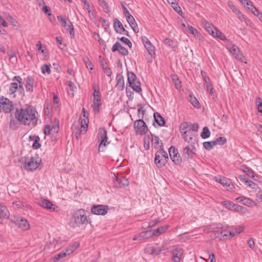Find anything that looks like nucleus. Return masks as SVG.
I'll return each mask as SVG.
<instances>
[{
	"mask_svg": "<svg viewBox=\"0 0 262 262\" xmlns=\"http://www.w3.org/2000/svg\"><path fill=\"white\" fill-rule=\"evenodd\" d=\"M189 101L194 107L198 108L200 107V105L199 101L195 98V97L193 96L192 94H190L189 95Z\"/></svg>",
	"mask_w": 262,
	"mask_h": 262,
	"instance_id": "34",
	"label": "nucleus"
},
{
	"mask_svg": "<svg viewBox=\"0 0 262 262\" xmlns=\"http://www.w3.org/2000/svg\"><path fill=\"white\" fill-rule=\"evenodd\" d=\"M50 65H48L47 64H45L42 66L41 68V72L43 74H45L46 73H47L48 74H50L51 73V69H50Z\"/></svg>",
	"mask_w": 262,
	"mask_h": 262,
	"instance_id": "48",
	"label": "nucleus"
},
{
	"mask_svg": "<svg viewBox=\"0 0 262 262\" xmlns=\"http://www.w3.org/2000/svg\"><path fill=\"white\" fill-rule=\"evenodd\" d=\"M84 62L85 64V66L88 69H90V70L93 69V65L92 64V62L90 60L88 57H84L83 58Z\"/></svg>",
	"mask_w": 262,
	"mask_h": 262,
	"instance_id": "51",
	"label": "nucleus"
},
{
	"mask_svg": "<svg viewBox=\"0 0 262 262\" xmlns=\"http://www.w3.org/2000/svg\"><path fill=\"white\" fill-rule=\"evenodd\" d=\"M17 225L23 230H27L30 228V224L28 221L24 219L17 221Z\"/></svg>",
	"mask_w": 262,
	"mask_h": 262,
	"instance_id": "20",
	"label": "nucleus"
},
{
	"mask_svg": "<svg viewBox=\"0 0 262 262\" xmlns=\"http://www.w3.org/2000/svg\"><path fill=\"white\" fill-rule=\"evenodd\" d=\"M113 182L115 187L122 188L128 186L129 181L122 175H115Z\"/></svg>",
	"mask_w": 262,
	"mask_h": 262,
	"instance_id": "9",
	"label": "nucleus"
},
{
	"mask_svg": "<svg viewBox=\"0 0 262 262\" xmlns=\"http://www.w3.org/2000/svg\"><path fill=\"white\" fill-rule=\"evenodd\" d=\"M228 49L236 59L240 60L241 62L247 63L245 61V58L243 53L239 51V48L236 46L231 45L228 48Z\"/></svg>",
	"mask_w": 262,
	"mask_h": 262,
	"instance_id": "13",
	"label": "nucleus"
},
{
	"mask_svg": "<svg viewBox=\"0 0 262 262\" xmlns=\"http://www.w3.org/2000/svg\"><path fill=\"white\" fill-rule=\"evenodd\" d=\"M9 216V211L5 206L0 204V217L7 218Z\"/></svg>",
	"mask_w": 262,
	"mask_h": 262,
	"instance_id": "35",
	"label": "nucleus"
},
{
	"mask_svg": "<svg viewBox=\"0 0 262 262\" xmlns=\"http://www.w3.org/2000/svg\"><path fill=\"white\" fill-rule=\"evenodd\" d=\"M57 18L58 21L61 23V25L63 27L66 28L67 27V21H68V19H69V18L67 17L65 15H58Z\"/></svg>",
	"mask_w": 262,
	"mask_h": 262,
	"instance_id": "38",
	"label": "nucleus"
},
{
	"mask_svg": "<svg viewBox=\"0 0 262 262\" xmlns=\"http://www.w3.org/2000/svg\"><path fill=\"white\" fill-rule=\"evenodd\" d=\"M199 128V126L198 123H194V124L189 123L190 130H191L192 132L193 131L198 132Z\"/></svg>",
	"mask_w": 262,
	"mask_h": 262,
	"instance_id": "60",
	"label": "nucleus"
},
{
	"mask_svg": "<svg viewBox=\"0 0 262 262\" xmlns=\"http://www.w3.org/2000/svg\"><path fill=\"white\" fill-rule=\"evenodd\" d=\"M246 184L248 187L252 189H256L257 188H259L257 184L250 180H249V181H247Z\"/></svg>",
	"mask_w": 262,
	"mask_h": 262,
	"instance_id": "56",
	"label": "nucleus"
},
{
	"mask_svg": "<svg viewBox=\"0 0 262 262\" xmlns=\"http://www.w3.org/2000/svg\"><path fill=\"white\" fill-rule=\"evenodd\" d=\"M14 110L13 102L7 98L0 96V111L7 114L11 112Z\"/></svg>",
	"mask_w": 262,
	"mask_h": 262,
	"instance_id": "6",
	"label": "nucleus"
},
{
	"mask_svg": "<svg viewBox=\"0 0 262 262\" xmlns=\"http://www.w3.org/2000/svg\"><path fill=\"white\" fill-rule=\"evenodd\" d=\"M222 204L224 206L230 210L232 209V207L234 206V204H233L232 202L229 201H223L222 202Z\"/></svg>",
	"mask_w": 262,
	"mask_h": 262,
	"instance_id": "54",
	"label": "nucleus"
},
{
	"mask_svg": "<svg viewBox=\"0 0 262 262\" xmlns=\"http://www.w3.org/2000/svg\"><path fill=\"white\" fill-rule=\"evenodd\" d=\"M182 136L184 140H185V141L188 143H190L193 139L194 135L191 130H189L185 133L182 134Z\"/></svg>",
	"mask_w": 262,
	"mask_h": 262,
	"instance_id": "25",
	"label": "nucleus"
},
{
	"mask_svg": "<svg viewBox=\"0 0 262 262\" xmlns=\"http://www.w3.org/2000/svg\"><path fill=\"white\" fill-rule=\"evenodd\" d=\"M89 118H84L81 121V129L80 133L85 134L87 131L88 126Z\"/></svg>",
	"mask_w": 262,
	"mask_h": 262,
	"instance_id": "30",
	"label": "nucleus"
},
{
	"mask_svg": "<svg viewBox=\"0 0 262 262\" xmlns=\"http://www.w3.org/2000/svg\"><path fill=\"white\" fill-rule=\"evenodd\" d=\"M108 209L107 205H94L91 207V212L96 215H104L107 213Z\"/></svg>",
	"mask_w": 262,
	"mask_h": 262,
	"instance_id": "11",
	"label": "nucleus"
},
{
	"mask_svg": "<svg viewBox=\"0 0 262 262\" xmlns=\"http://www.w3.org/2000/svg\"><path fill=\"white\" fill-rule=\"evenodd\" d=\"M149 137H145L144 139V147L146 150H148L149 148Z\"/></svg>",
	"mask_w": 262,
	"mask_h": 262,
	"instance_id": "62",
	"label": "nucleus"
},
{
	"mask_svg": "<svg viewBox=\"0 0 262 262\" xmlns=\"http://www.w3.org/2000/svg\"><path fill=\"white\" fill-rule=\"evenodd\" d=\"M151 230H147L145 231L142 232L138 234V235H136L134 236L133 240V241H141L144 239H147L152 237L151 234Z\"/></svg>",
	"mask_w": 262,
	"mask_h": 262,
	"instance_id": "19",
	"label": "nucleus"
},
{
	"mask_svg": "<svg viewBox=\"0 0 262 262\" xmlns=\"http://www.w3.org/2000/svg\"><path fill=\"white\" fill-rule=\"evenodd\" d=\"M41 162V159L38 156L33 157L31 158H26L23 167L26 170L32 171L39 167Z\"/></svg>",
	"mask_w": 262,
	"mask_h": 262,
	"instance_id": "3",
	"label": "nucleus"
},
{
	"mask_svg": "<svg viewBox=\"0 0 262 262\" xmlns=\"http://www.w3.org/2000/svg\"><path fill=\"white\" fill-rule=\"evenodd\" d=\"M113 25L115 30L118 33L125 34L127 36H129L128 32L126 31L123 26L122 24L117 18H114L113 20Z\"/></svg>",
	"mask_w": 262,
	"mask_h": 262,
	"instance_id": "15",
	"label": "nucleus"
},
{
	"mask_svg": "<svg viewBox=\"0 0 262 262\" xmlns=\"http://www.w3.org/2000/svg\"><path fill=\"white\" fill-rule=\"evenodd\" d=\"M196 148L193 145H187L183 149V156L184 160L192 158L196 154Z\"/></svg>",
	"mask_w": 262,
	"mask_h": 262,
	"instance_id": "14",
	"label": "nucleus"
},
{
	"mask_svg": "<svg viewBox=\"0 0 262 262\" xmlns=\"http://www.w3.org/2000/svg\"><path fill=\"white\" fill-rule=\"evenodd\" d=\"M213 36L217 37L222 40H225L226 39V36L217 29L215 30L214 35Z\"/></svg>",
	"mask_w": 262,
	"mask_h": 262,
	"instance_id": "46",
	"label": "nucleus"
},
{
	"mask_svg": "<svg viewBox=\"0 0 262 262\" xmlns=\"http://www.w3.org/2000/svg\"><path fill=\"white\" fill-rule=\"evenodd\" d=\"M247 2H245V4H244L243 5L244 7H246L249 10L252 9V7H254V6L253 5L252 2L250 0H246Z\"/></svg>",
	"mask_w": 262,
	"mask_h": 262,
	"instance_id": "63",
	"label": "nucleus"
},
{
	"mask_svg": "<svg viewBox=\"0 0 262 262\" xmlns=\"http://www.w3.org/2000/svg\"><path fill=\"white\" fill-rule=\"evenodd\" d=\"M33 84H34V79L31 77L28 76L27 79V82L26 85V88L27 91H30L32 92L33 91Z\"/></svg>",
	"mask_w": 262,
	"mask_h": 262,
	"instance_id": "29",
	"label": "nucleus"
},
{
	"mask_svg": "<svg viewBox=\"0 0 262 262\" xmlns=\"http://www.w3.org/2000/svg\"><path fill=\"white\" fill-rule=\"evenodd\" d=\"M186 30L188 33L192 34L196 38H200V33L198 31V30L196 29H195L191 26L188 25L187 26Z\"/></svg>",
	"mask_w": 262,
	"mask_h": 262,
	"instance_id": "28",
	"label": "nucleus"
},
{
	"mask_svg": "<svg viewBox=\"0 0 262 262\" xmlns=\"http://www.w3.org/2000/svg\"><path fill=\"white\" fill-rule=\"evenodd\" d=\"M37 112L34 106L26 104L20 108H17L14 116L20 124L34 126L37 124Z\"/></svg>",
	"mask_w": 262,
	"mask_h": 262,
	"instance_id": "1",
	"label": "nucleus"
},
{
	"mask_svg": "<svg viewBox=\"0 0 262 262\" xmlns=\"http://www.w3.org/2000/svg\"><path fill=\"white\" fill-rule=\"evenodd\" d=\"M127 80L129 84H133V82L137 81L136 75L133 72H127Z\"/></svg>",
	"mask_w": 262,
	"mask_h": 262,
	"instance_id": "39",
	"label": "nucleus"
},
{
	"mask_svg": "<svg viewBox=\"0 0 262 262\" xmlns=\"http://www.w3.org/2000/svg\"><path fill=\"white\" fill-rule=\"evenodd\" d=\"M94 100H101V96L100 95L99 91L98 90H97L95 88H94Z\"/></svg>",
	"mask_w": 262,
	"mask_h": 262,
	"instance_id": "61",
	"label": "nucleus"
},
{
	"mask_svg": "<svg viewBox=\"0 0 262 262\" xmlns=\"http://www.w3.org/2000/svg\"><path fill=\"white\" fill-rule=\"evenodd\" d=\"M238 19L245 22L247 26H249L250 27L253 28V24L252 21L249 19L247 17H246L244 14L242 13L238 16Z\"/></svg>",
	"mask_w": 262,
	"mask_h": 262,
	"instance_id": "31",
	"label": "nucleus"
},
{
	"mask_svg": "<svg viewBox=\"0 0 262 262\" xmlns=\"http://www.w3.org/2000/svg\"><path fill=\"white\" fill-rule=\"evenodd\" d=\"M256 103L257 104V110L259 112H262V101L260 97L256 98Z\"/></svg>",
	"mask_w": 262,
	"mask_h": 262,
	"instance_id": "59",
	"label": "nucleus"
},
{
	"mask_svg": "<svg viewBox=\"0 0 262 262\" xmlns=\"http://www.w3.org/2000/svg\"><path fill=\"white\" fill-rule=\"evenodd\" d=\"M39 205L51 211H55L57 206L53 204L50 201L47 199H43L40 201Z\"/></svg>",
	"mask_w": 262,
	"mask_h": 262,
	"instance_id": "16",
	"label": "nucleus"
},
{
	"mask_svg": "<svg viewBox=\"0 0 262 262\" xmlns=\"http://www.w3.org/2000/svg\"><path fill=\"white\" fill-rule=\"evenodd\" d=\"M9 126L11 129L16 130L18 128V122L14 119H11Z\"/></svg>",
	"mask_w": 262,
	"mask_h": 262,
	"instance_id": "50",
	"label": "nucleus"
},
{
	"mask_svg": "<svg viewBox=\"0 0 262 262\" xmlns=\"http://www.w3.org/2000/svg\"><path fill=\"white\" fill-rule=\"evenodd\" d=\"M210 135V132L208 127H203V131L201 134V136L203 139H206Z\"/></svg>",
	"mask_w": 262,
	"mask_h": 262,
	"instance_id": "41",
	"label": "nucleus"
},
{
	"mask_svg": "<svg viewBox=\"0 0 262 262\" xmlns=\"http://www.w3.org/2000/svg\"><path fill=\"white\" fill-rule=\"evenodd\" d=\"M229 6L232 10L233 12L237 16L241 13L240 11L235 6L229 4Z\"/></svg>",
	"mask_w": 262,
	"mask_h": 262,
	"instance_id": "58",
	"label": "nucleus"
},
{
	"mask_svg": "<svg viewBox=\"0 0 262 262\" xmlns=\"http://www.w3.org/2000/svg\"><path fill=\"white\" fill-rule=\"evenodd\" d=\"M79 246V244L76 242L73 245L69 246L63 251H64V253L67 254V255H68L75 251Z\"/></svg>",
	"mask_w": 262,
	"mask_h": 262,
	"instance_id": "26",
	"label": "nucleus"
},
{
	"mask_svg": "<svg viewBox=\"0 0 262 262\" xmlns=\"http://www.w3.org/2000/svg\"><path fill=\"white\" fill-rule=\"evenodd\" d=\"M168 160V154L163 148L160 149L155 154V163L159 168L164 166Z\"/></svg>",
	"mask_w": 262,
	"mask_h": 262,
	"instance_id": "4",
	"label": "nucleus"
},
{
	"mask_svg": "<svg viewBox=\"0 0 262 262\" xmlns=\"http://www.w3.org/2000/svg\"><path fill=\"white\" fill-rule=\"evenodd\" d=\"M229 231L228 230H224L223 231H222L221 232H220V237H221V238H222L223 239H228V234H229Z\"/></svg>",
	"mask_w": 262,
	"mask_h": 262,
	"instance_id": "55",
	"label": "nucleus"
},
{
	"mask_svg": "<svg viewBox=\"0 0 262 262\" xmlns=\"http://www.w3.org/2000/svg\"><path fill=\"white\" fill-rule=\"evenodd\" d=\"M68 22L69 23L68 24L69 28H68L67 30L69 31V33L71 37L74 38L75 36V32L73 25H72L70 19H68Z\"/></svg>",
	"mask_w": 262,
	"mask_h": 262,
	"instance_id": "47",
	"label": "nucleus"
},
{
	"mask_svg": "<svg viewBox=\"0 0 262 262\" xmlns=\"http://www.w3.org/2000/svg\"><path fill=\"white\" fill-rule=\"evenodd\" d=\"M241 170L245 173H246L249 177L252 178V179H254V180H256L255 179H254L255 177V173L254 171L247 166L246 165H242L241 168Z\"/></svg>",
	"mask_w": 262,
	"mask_h": 262,
	"instance_id": "23",
	"label": "nucleus"
},
{
	"mask_svg": "<svg viewBox=\"0 0 262 262\" xmlns=\"http://www.w3.org/2000/svg\"><path fill=\"white\" fill-rule=\"evenodd\" d=\"M216 180L221 184H222L224 186L226 187L227 188V189H232L233 185L231 184V182L229 180H227L226 178H220L219 180L217 179Z\"/></svg>",
	"mask_w": 262,
	"mask_h": 262,
	"instance_id": "27",
	"label": "nucleus"
},
{
	"mask_svg": "<svg viewBox=\"0 0 262 262\" xmlns=\"http://www.w3.org/2000/svg\"><path fill=\"white\" fill-rule=\"evenodd\" d=\"M204 147L208 150H211L214 146V142L213 141L210 142H205L203 143Z\"/></svg>",
	"mask_w": 262,
	"mask_h": 262,
	"instance_id": "43",
	"label": "nucleus"
},
{
	"mask_svg": "<svg viewBox=\"0 0 262 262\" xmlns=\"http://www.w3.org/2000/svg\"><path fill=\"white\" fill-rule=\"evenodd\" d=\"M129 86L136 92H140L142 90L141 83L139 81L133 82V84H129Z\"/></svg>",
	"mask_w": 262,
	"mask_h": 262,
	"instance_id": "37",
	"label": "nucleus"
},
{
	"mask_svg": "<svg viewBox=\"0 0 262 262\" xmlns=\"http://www.w3.org/2000/svg\"><path fill=\"white\" fill-rule=\"evenodd\" d=\"M67 256V254L64 253V251H62L58 254L55 255L53 258V259L54 260V261L55 262L61 258H63V257H66Z\"/></svg>",
	"mask_w": 262,
	"mask_h": 262,
	"instance_id": "45",
	"label": "nucleus"
},
{
	"mask_svg": "<svg viewBox=\"0 0 262 262\" xmlns=\"http://www.w3.org/2000/svg\"><path fill=\"white\" fill-rule=\"evenodd\" d=\"M171 7L174 9V10L177 11L179 14H182V11L181 10V7L179 6L178 3L175 2L171 5Z\"/></svg>",
	"mask_w": 262,
	"mask_h": 262,
	"instance_id": "52",
	"label": "nucleus"
},
{
	"mask_svg": "<svg viewBox=\"0 0 262 262\" xmlns=\"http://www.w3.org/2000/svg\"><path fill=\"white\" fill-rule=\"evenodd\" d=\"M190 130L189 123L187 122H182L180 126V130L181 135Z\"/></svg>",
	"mask_w": 262,
	"mask_h": 262,
	"instance_id": "32",
	"label": "nucleus"
},
{
	"mask_svg": "<svg viewBox=\"0 0 262 262\" xmlns=\"http://www.w3.org/2000/svg\"><path fill=\"white\" fill-rule=\"evenodd\" d=\"M152 136L151 138V143L152 145H154V147L155 148H158L159 147L162 146V143H161V145H159L160 143V139L158 136H154L152 134L151 135Z\"/></svg>",
	"mask_w": 262,
	"mask_h": 262,
	"instance_id": "33",
	"label": "nucleus"
},
{
	"mask_svg": "<svg viewBox=\"0 0 262 262\" xmlns=\"http://www.w3.org/2000/svg\"><path fill=\"white\" fill-rule=\"evenodd\" d=\"M88 222L87 216L85 210L79 209L74 212L69 221V225L71 227L75 228L84 224Z\"/></svg>",
	"mask_w": 262,
	"mask_h": 262,
	"instance_id": "2",
	"label": "nucleus"
},
{
	"mask_svg": "<svg viewBox=\"0 0 262 262\" xmlns=\"http://www.w3.org/2000/svg\"><path fill=\"white\" fill-rule=\"evenodd\" d=\"M168 226H161L156 229L151 230V236H158L164 233L168 228Z\"/></svg>",
	"mask_w": 262,
	"mask_h": 262,
	"instance_id": "22",
	"label": "nucleus"
},
{
	"mask_svg": "<svg viewBox=\"0 0 262 262\" xmlns=\"http://www.w3.org/2000/svg\"><path fill=\"white\" fill-rule=\"evenodd\" d=\"M136 132L140 135H144L148 132V127L142 119L137 120L134 123Z\"/></svg>",
	"mask_w": 262,
	"mask_h": 262,
	"instance_id": "12",
	"label": "nucleus"
},
{
	"mask_svg": "<svg viewBox=\"0 0 262 262\" xmlns=\"http://www.w3.org/2000/svg\"><path fill=\"white\" fill-rule=\"evenodd\" d=\"M162 248L160 247H152L151 248V251L150 252V254L151 255H158L162 252Z\"/></svg>",
	"mask_w": 262,
	"mask_h": 262,
	"instance_id": "42",
	"label": "nucleus"
},
{
	"mask_svg": "<svg viewBox=\"0 0 262 262\" xmlns=\"http://www.w3.org/2000/svg\"><path fill=\"white\" fill-rule=\"evenodd\" d=\"M98 138L100 142L98 150L99 152L103 151V147L106 145L107 140V131L105 128H102L99 129Z\"/></svg>",
	"mask_w": 262,
	"mask_h": 262,
	"instance_id": "8",
	"label": "nucleus"
},
{
	"mask_svg": "<svg viewBox=\"0 0 262 262\" xmlns=\"http://www.w3.org/2000/svg\"><path fill=\"white\" fill-rule=\"evenodd\" d=\"M144 47L147 50L149 54H150L151 56H152V54H155V48L151 44L150 41L147 44H146Z\"/></svg>",
	"mask_w": 262,
	"mask_h": 262,
	"instance_id": "40",
	"label": "nucleus"
},
{
	"mask_svg": "<svg viewBox=\"0 0 262 262\" xmlns=\"http://www.w3.org/2000/svg\"><path fill=\"white\" fill-rule=\"evenodd\" d=\"M170 158L176 165H179L182 162V158L177 148L171 146L168 149Z\"/></svg>",
	"mask_w": 262,
	"mask_h": 262,
	"instance_id": "10",
	"label": "nucleus"
},
{
	"mask_svg": "<svg viewBox=\"0 0 262 262\" xmlns=\"http://www.w3.org/2000/svg\"><path fill=\"white\" fill-rule=\"evenodd\" d=\"M118 39L121 40L122 42H124L125 44L127 45L128 46V47L131 48L132 44L128 38L125 37H122L120 38H118Z\"/></svg>",
	"mask_w": 262,
	"mask_h": 262,
	"instance_id": "57",
	"label": "nucleus"
},
{
	"mask_svg": "<svg viewBox=\"0 0 262 262\" xmlns=\"http://www.w3.org/2000/svg\"><path fill=\"white\" fill-rule=\"evenodd\" d=\"M169 252L171 253V260L173 262H180L183 257V249L179 245L172 246L169 248Z\"/></svg>",
	"mask_w": 262,
	"mask_h": 262,
	"instance_id": "7",
	"label": "nucleus"
},
{
	"mask_svg": "<svg viewBox=\"0 0 262 262\" xmlns=\"http://www.w3.org/2000/svg\"><path fill=\"white\" fill-rule=\"evenodd\" d=\"M172 80L174 82V84L177 89H179L181 88V82L179 81L178 78L174 75L172 76Z\"/></svg>",
	"mask_w": 262,
	"mask_h": 262,
	"instance_id": "53",
	"label": "nucleus"
},
{
	"mask_svg": "<svg viewBox=\"0 0 262 262\" xmlns=\"http://www.w3.org/2000/svg\"><path fill=\"white\" fill-rule=\"evenodd\" d=\"M112 51L113 52L117 51L120 54L123 56L127 55L128 54V50L122 46L121 44L118 42H116L113 45Z\"/></svg>",
	"mask_w": 262,
	"mask_h": 262,
	"instance_id": "17",
	"label": "nucleus"
},
{
	"mask_svg": "<svg viewBox=\"0 0 262 262\" xmlns=\"http://www.w3.org/2000/svg\"><path fill=\"white\" fill-rule=\"evenodd\" d=\"M245 227L243 226H238L234 229L236 234H240L244 231Z\"/></svg>",
	"mask_w": 262,
	"mask_h": 262,
	"instance_id": "64",
	"label": "nucleus"
},
{
	"mask_svg": "<svg viewBox=\"0 0 262 262\" xmlns=\"http://www.w3.org/2000/svg\"><path fill=\"white\" fill-rule=\"evenodd\" d=\"M202 24L209 34L212 36L214 35V32L216 28L213 25L205 19L202 20Z\"/></svg>",
	"mask_w": 262,
	"mask_h": 262,
	"instance_id": "18",
	"label": "nucleus"
},
{
	"mask_svg": "<svg viewBox=\"0 0 262 262\" xmlns=\"http://www.w3.org/2000/svg\"><path fill=\"white\" fill-rule=\"evenodd\" d=\"M154 120L157 124L160 126H163L165 124V120L164 118L158 112H156L154 114Z\"/></svg>",
	"mask_w": 262,
	"mask_h": 262,
	"instance_id": "21",
	"label": "nucleus"
},
{
	"mask_svg": "<svg viewBox=\"0 0 262 262\" xmlns=\"http://www.w3.org/2000/svg\"><path fill=\"white\" fill-rule=\"evenodd\" d=\"M101 105V100H94L92 107L95 114H97L99 112V107Z\"/></svg>",
	"mask_w": 262,
	"mask_h": 262,
	"instance_id": "36",
	"label": "nucleus"
},
{
	"mask_svg": "<svg viewBox=\"0 0 262 262\" xmlns=\"http://www.w3.org/2000/svg\"><path fill=\"white\" fill-rule=\"evenodd\" d=\"M99 2L100 5H101L105 12H108L110 11L109 7L105 0H99Z\"/></svg>",
	"mask_w": 262,
	"mask_h": 262,
	"instance_id": "49",
	"label": "nucleus"
},
{
	"mask_svg": "<svg viewBox=\"0 0 262 262\" xmlns=\"http://www.w3.org/2000/svg\"><path fill=\"white\" fill-rule=\"evenodd\" d=\"M215 145H224L227 143V139L224 137H220L213 141Z\"/></svg>",
	"mask_w": 262,
	"mask_h": 262,
	"instance_id": "44",
	"label": "nucleus"
},
{
	"mask_svg": "<svg viewBox=\"0 0 262 262\" xmlns=\"http://www.w3.org/2000/svg\"><path fill=\"white\" fill-rule=\"evenodd\" d=\"M126 20L127 23L129 24V26L135 32H139V28L138 27V25L136 23L135 18L133 17V16L129 17V18H127Z\"/></svg>",
	"mask_w": 262,
	"mask_h": 262,
	"instance_id": "24",
	"label": "nucleus"
},
{
	"mask_svg": "<svg viewBox=\"0 0 262 262\" xmlns=\"http://www.w3.org/2000/svg\"><path fill=\"white\" fill-rule=\"evenodd\" d=\"M13 81H17L19 85H18L17 82H12L10 84L9 87V93L11 95L14 94L16 90L18 89L20 91V93H22V96H25V91L23 88L24 83L23 82V79L19 76H15L13 78Z\"/></svg>",
	"mask_w": 262,
	"mask_h": 262,
	"instance_id": "5",
	"label": "nucleus"
}]
</instances>
